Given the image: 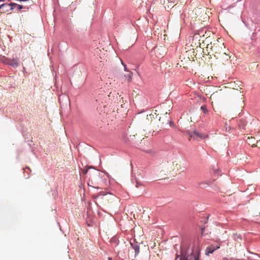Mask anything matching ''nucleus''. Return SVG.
<instances>
[{
    "label": "nucleus",
    "mask_w": 260,
    "mask_h": 260,
    "mask_svg": "<svg viewBox=\"0 0 260 260\" xmlns=\"http://www.w3.org/2000/svg\"><path fill=\"white\" fill-rule=\"evenodd\" d=\"M108 260H112V258L109 257Z\"/></svg>",
    "instance_id": "412c9836"
},
{
    "label": "nucleus",
    "mask_w": 260,
    "mask_h": 260,
    "mask_svg": "<svg viewBox=\"0 0 260 260\" xmlns=\"http://www.w3.org/2000/svg\"><path fill=\"white\" fill-rule=\"evenodd\" d=\"M169 169L170 172H174L176 174H180L185 171L184 168L181 166L180 162L176 159L172 161Z\"/></svg>",
    "instance_id": "7ed1b4c3"
},
{
    "label": "nucleus",
    "mask_w": 260,
    "mask_h": 260,
    "mask_svg": "<svg viewBox=\"0 0 260 260\" xmlns=\"http://www.w3.org/2000/svg\"><path fill=\"white\" fill-rule=\"evenodd\" d=\"M133 137H135V135H133V136H132V135H130V138L131 139H133Z\"/></svg>",
    "instance_id": "6ab92c4d"
},
{
    "label": "nucleus",
    "mask_w": 260,
    "mask_h": 260,
    "mask_svg": "<svg viewBox=\"0 0 260 260\" xmlns=\"http://www.w3.org/2000/svg\"><path fill=\"white\" fill-rule=\"evenodd\" d=\"M3 1V0H0V2H1V1Z\"/></svg>",
    "instance_id": "5701e85b"
},
{
    "label": "nucleus",
    "mask_w": 260,
    "mask_h": 260,
    "mask_svg": "<svg viewBox=\"0 0 260 260\" xmlns=\"http://www.w3.org/2000/svg\"><path fill=\"white\" fill-rule=\"evenodd\" d=\"M5 63L11 66L13 68H17L19 66V61L18 58H7L4 60Z\"/></svg>",
    "instance_id": "39448f33"
},
{
    "label": "nucleus",
    "mask_w": 260,
    "mask_h": 260,
    "mask_svg": "<svg viewBox=\"0 0 260 260\" xmlns=\"http://www.w3.org/2000/svg\"><path fill=\"white\" fill-rule=\"evenodd\" d=\"M168 2H169V3H170V2H171V3H174V1H171V0H170H170H168Z\"/></svg>",
    "instance_id": "aec40b11"
},
{
    "label": "nucleus",
    "mask_w": 260,
    "mask_h": 260,
    "mask_svg": "<svg viewBox=\"0 0 260 260\" xmlns=\"http://www.w3.org/2000/svg\"><path fill=\"white\" fill-rule=\"evenodd\" d=\"M179 254H178V253H176V258H175V260H177V258H179Z\"/></svg>",
    "instance_id": "a211bd4d"
},
{
    "label": "nucleus",
    "mask_w": 260,
    "mask_h": 260,
    "mask_svg": "<svg viewBox=\"0 0 260 260\" xmlns=\"http://www.w3.org/2000/svg\"><path fill=\"white\" fill-rule=\"evenodd\" d=\"M122 63L124 66V71H126V72H129V71L127 69L126 64H124L122 62Z\"/></svg>",
    "instance_id": "4468645a"
},
{
    "label": "nucleus",
    "mask_w": 260,
    "mask_h": 260,
    "mask_svg": "<svg viewBox=\"0 0 260 260\" xmlns=\"http://www.w3.org/2000/svg\"><path fill=\"white\" fill-rule=\"evenodd\" d=\"M147 120L150 121V124L153 125L157 124L158 127L161 126L162 124H164V122H161L160 118L158 119L156 116L154 117L153 114L147 115Z\"/></svg>",
    "instance_id": "20e7f679"
},
{
    "label": "nucleus",
    "mask_w": 260,
    "mask_h": 260,
    "mask_svg": "<svg viewBox=\"0 0 260 260\" xmlns=\"http://www.w3.org/2000/svg\"><path fill=\"white\" fill-rule=\"evenodd\" d=\"M141 185V184L140 183L137 182L136 186V187L138 188Z\"/></svg>",
    "instance_id": "f3484780"
},
{
    "label": "nucleus",
    "mask_w": 260,
    "mask_h": 260,
    "mask_svg": "<svg viewBox=\"0 0 260 260\" xmlns=\"http://www.w3.org/2000/svg\"><path fill=\"white\" fill-rule=\"evenodd\" d=\"M193 134L194 135L197 136H198V137H201V136L200 135L199 133L196 131L194 132H193Z\"/></svg>",
    "instance_id": "dca6fc26"
},
{
    "label": "nucleus",
    "mask_w": 260,
    "mask_h": 260,
    "mask_svg": "<svg viewBox=\"0 0 260 260\" xmlns=\"http://www.w3.org/2000/svg\"><path fill=\"white\" fill-rule=\"evenodd\" d=\"M220 248V245L217 244L216 245H211L209 246H208L206 248V251H205V254L206 255H209L210 254L212 253L215 250L219 249Z\"/></svg>",
    "instance_id": "423d86ee"
},
{
    "label": "nucleus",
    "mask_w": 260,
    "mask_h": 260,
    "mask_svg": "<svg viewBox=\"0 0 260 260\" xmlns=\"http://www.w3.org/2000/svg\"><path fill=\"white\" fill-rule=\"evenodd\" d=\"M188 245L183 244L180 246V257L179 260H200V249L199 247L193 248L190 254L187 251Z\"/></svg>",
    "instance_id": "f257e3e1"
},
{
    "label": "nucleus",
    "mask_w": 260,
    "mask_h": 260,
    "mask_svg": "<svg viewBox=\"0 0 260 260\" xmlns=\"http://www.w3.org/2000/svg\"><path fill=\"white\" fill-rule=\"evenodd\" d=\"M132 74L133 73L129 71L127 74L124 75V77L127 79L128 81H131L132 80Z\"/></svg>",
    "instance_id": "9b49d317"
},
{
    "label": "nucleus",
    "mask_w": 260,
    "mask_h": 260,
    "mask_svg": "<svg viewBox=\"0 0 260 260\" xmlns=\"http://www.w3.org/2000/svg\"><path fill=\"white\" fill-rule=\"evenodd\" d=\"M10 5H9V4H4L0 5V9L3 7H6L8 8H10Z\"/></svg>",
    "instance_id": "ddd939ff"
},
{
    "label": "nucleus",
    "mask_w": 260,
    "mask_h": 260,
    "mask_svg": "<svg viewBox=\"0 0 260 260\" xmlns=\"http://www.w3.org/2000/svg\"><path fill=\"white\" fill-rule=\"evenodd\" d=\"M225 47L224 44L219 41V39L211 42L208 44L206 47L208 54L210 55H214L215 57L218 58L219 55L224 52Z\"/></svg>",
    "instance_id": "f03ea898"
},
{
    "label": "nucleus",
    "mask_w": 260,
    "mask_h": 260,
    "mask_svg": "<svg viewBox=\"0 0 260 260\" xmlns=\"http://www.w3.org/2000/svg\"><path fill=\"white\" fill-rule=\"evenodd\" d=\"M201 110L204 113H207L208 112V110L207 109V107L206 105H203L201 107Z\"/></svg>",
    "instance_id": "f8f14e48"
},
{
    "label": "nucleus",
    "mask_w": 260,
    "mask_h": 260,
    "mask_svg": "<svg viewBox=\"0 0 260 260\" xmlns=\"http://www.w3.org/2000/svg\"><path fill=\"white\" fill-rule=\"evenodd\" d=\"M255 142V139L252 137H248L247 142L249 145H251L252 147H255L254 143Z\"/></svg>",
    "instance_id": "6e6552de"
},
{
    "label": "nucleus",
    "mask_w": 260,
    "mask_h": 260,
    "mask_svg": "<svg viewBox=\"0 0 260 260\" xmlns=\"http://www.w3.org/2000/svg\"><path fill=\"white\" fill-rule=\"evenodd\" d=\"M10 5V9L11 10H13L14 9V7L15 6H17V9L18 10H20L21 9L23 8V6H21V5H17V4H9Z\"/></svg>",
    "instance_id": "1a4fd4ad"
},
{
    "label": "nucleus",
    "mask_w": 260,
    "mask_h": 260,
    "mask_svg": "<svg viewBox=\"0 0 260 260\" xmlns=\"http://www.w3.org/2000/svg\"><path fill=\"white\" fill-rule=\"evenodd\" d=\"M222 94L221 90H219L215 92H214L211 95V98H215L217 97L218 95H221Z\"/></svg>",
    "instance_id": "9d476101"
},
{
    "label": "nucleus",
    "mask_w": 260,
    "mask_h": 260,
    "mask_svg": "<svg viewBox=\"0 0 260 260\" xmlns=\"http://www.w3.org/2000/svg\"><path fill=\"white\" fill-rule=\"evenodd\" d=\"M96 51H99V49H96Z\"/></svg>",
    "instance_id": "4be33fe9"
},
{
    "label": "nucleus",
    "mask_w": 260,
    "mask_h": 260,
    "mask_svg": "<svg viewBox=\"0 0 260 260\" xmlns=\"http://www.w3.org/2000/svg\"><path fill=\"white\" fill-rule=\"evenodd\" d=\"M135 239L131 240L130 241L131 245L133 247V249L135 250L134 258L136 257L140 252V247L137 243H135Z\"/></svg>",
    "instance_id": "0eeeda50"
},
{
    "label": "nucleus",
    "mask_w": 260,
    "mask_h": 260,
    "mask_svg": "<svg viewBox=\"0 0 260 260\" xmlns=\"http://www.w3.org/2000/svg\"><path fill=\"white\" fill-rule=\"evenodd\" d=\"M256 143L257 144H256V145H255V146L258 147L259 148H260V140L258 141H256Z\"/></svg>",
    "instance_id": "2eb2a0df"
}]
</instances>
